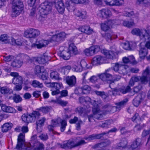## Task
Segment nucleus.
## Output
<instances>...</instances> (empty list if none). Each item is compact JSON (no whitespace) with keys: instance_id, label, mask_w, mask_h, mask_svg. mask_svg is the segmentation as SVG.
I'll return each instance as SVG.
<instances>
[{"instance_id":"nucleus-10","label":"nucleus","mask_w":150,"mask_h":150,"mask_svg":"<svg viewBox=\"0 0 150 150\" xmlns=\"http://www.w3.org/2000/svg\"><path fill=\"white\" fill-rule=\"evenodd\" d=\"M48 2L45 1L41 4L39 8V12L40 16L44 17V16L49 14L51 12L52 6Z\"/></svg>"},{"instance_id":"nucleus-9","label":"nucleus","mask_w":150,"mask_h":150,"mask_svg":"<svg viewBox=\"0 0 150 150\" xmlns=\"http://www.w3.org/2000/svg\"><path fill=\"white\" fill-rule=\"evenodd\" d=\"M131 32L133 35L139 36L141 39H144L145 40L150 39V35L148 31L145 29L134 28L132 30Z\"/></svg>"},{"instance_id":"nucleus-64","label":"nucleus","mask_w":150,"mask_h":150,"mask_svg":"<svg viewBox=\"0 0 150 150\" xmlns=\"http://www.w3.org/2000/svg\"><path fill=\"white\" fill-rule=\"evenodd\" d=\"M87 37V36L85 34H81L79 36V38L82 42L84 41L86 39Z\"/></svg>"},{"instance_id":"nucleus-16","label":"nucleus","mask_w":150,"mask_h":150,"mask_svg":"<svg viewBox=\"0 0 150 150\" xmlns=\"http://www.w3.org/2000/svg\"><path fill=\"white\" fill-rule=\"evenodd\" d=\"M128 67L123 65L122 64L115 63L113 67V69L115 71H118L120 74H124L126 73V70Z\"/></svg>"},{"instance_id":"nucleus-15","label":"nucleus","mask_w":150,"mask_h":150,"mask_svg":"<svg viewBox=\"0 0 150 150\" xmlns=\"http://www.w3.org/2000/svg\"><path fill=\"white\" fill-rule=\"evenodd\" d=\"M10 75L13 77L12 82L14 84H22L23 79L22 77L18 75V73L16 72H12Z\"/></svg>"},{"instance_id":"nucleus-1","label":"nucleus","mask_w":150,"mask_h":150,"mask_svg":"<svg viewBox=\"0 0 150 150\" xmlns=\"http://www.w3.org/2000/svg\"><path fill=\"white\" fill-rule=\"evenodd\" d=\"M79 101L81 103H83L84 102L86 103L89 102L90 103H93L92 104L93 105L92 109L93 115H90L88 116V120L89 121H91L92 119L93 118L99 120L102 119L104 113L103 111L100 110L98 104L94 100H91V99L88 97H82L79 98Z\"/></svg>"},{"instance_id":"nucleus-27","label":"nucleus","mask_w":150,"mask_h":150,"mask_svg":"<svg viewBox=\"0 0 150 150\" xmlns=\"http://www.w3.org/2000/svg\"><path fill=\"white\" fill-rule=\"evenodd\" d=\"M23 64V61L21 60V58L19 56H17L12 63L11 65L13 67L20 68Z\"/></svg>"},{"instance_id":"nucleus-19","label":"nucleus","mask_w":150,"mask_h":150,"mask_svg":"<svg viewBox=\"0 0 150 150\" xmlns=\"http://www.w3.org/2000/svg\"><path fill=\"white\" fill-rule=\"evenodd\" d=\"M99 79H101L102 81H107L110 84V87L111 86V82L113 81V79H112V76L108 73H105L101 74L99 76Z\"/></svg>"},{"instance_id":"nucleus-31","label":"nucleus","mask_w":150,"mask_h":150,"mask_svg":"<svg viewBox=\"0 0 150 150\" xmlns=\"http://www.w3.org/2000/svg\"><path fill=\"white\" fill-rule=\"evenodd\" d=\"M123 14L124 16L128 17H131L133 21H138V15L137 14H134L133 11L129 12L125 11Z\"/></svg>"},{"instance_id":"nucleus-11","label":"nucleus","mask_w":150,"mask_h":150,"mask_svg":"<svg viewBox=\"0 0 150 150\" xmlns=\"http://www.w3.org/2000/svg\"><path fill=\"white\" fill-rule=\"evenodd\" d=\"M40 34V31L36 29L29 28L24 33V36L28 38H35Z\"/></svg>"},{"instance_id":"nucleus-36","label":"nucleus","mask_w":150,"mask_h":150,"mask_svg":"<svg viewBox=\"0 0 150 150\" xmlns=\"http://www.w3.org/2000/svg\"><path fill=\"white\" fill-rule=\"evenodd\" d=\"M11 38L8 36L6 34H3L0 37V40L5 43L10 42V40H11Z\"/></svg>"},{"instance_id":"nucleus-45","label":"nucleus","mask_w":150,"mask_h":150,"mask_svg":"<svg viewBox=\"0 0 150 150\" xmlns=\"http://www.w3.org/2000/svg\"><path fill=\"white\" fill-rule=\"evenodd\" d=\"M130 90V88L129 86H127L126 87H122L120 89H119L118 91H119L120 92L123 94H125Z\"/></svg>"},{"instance_id":"nucleus-29","label":"nucleus","mask_w":150,"mask_h":150,"mask_svg":"<svg viewBox=\"0 0 150 150\" xmlns=\"http://www.w3.org/2000/svg\"><path fill=\"white\" fill-rule=\"evenodd\" d=\"M102 53L104 54L107 58L112 59L115 56V52L112 51H109L106 49H103L101 51Z\"/></svg>"},{"instance_id":"nucleus-8","label":"nucleus","mask_w":150,"mask_h":150,"mask_svg":"<svg viewBox=\"0 0 150 150\" xmlns=\"http://www.w3.org/2000/svg\"><path fill=\"white\" fill-rule=\"evenodd\" d=\"M38 111H34L29 115L23 114L22 116V120L27 123L35 121L40 115V114Z\"/></svg>"},{"instance_id":"nucleus-12","label":"nucleus","mask_w":150,"mask_h":150,"mask_svg":"<svg viewBox=\"0 0 150 150\" xmlns=\"http://www.w3.org/2000/svg\"><path fill=\"white\" fill-rule=\"evenodd\" d=\"M100 50L99 46L94 45L85 49L84 51V53L86 55L90 56L93 55L95 53L99 51Z\"/></svg>"},{"instance_id":"nucleus-25","label":"nucleus","mask_w":150,"mask_h":150,"mask_svg":"<svg viewBox=\"0 0 150 150\" xmlns=\"http://www.w3.org/2000/svg\"><path fill=\"white\" fill-rule=\"evenodd\" d=\"M49 41L47 40H42L38 42H36L35 44L32 45V47H37L38 49L41 48L42 47L46 46L48 44Z\"/></svg>"},{"instance_id":"nucleus-13","label":"nucleus","mask_w":150,"mask_h":150,"mask_svg":"<svg viewBox=\"0 0 150 150\" xmlns=\"http://www.w3.org/2000/svg\"><path fill=\"white\" fill-rule=\"evenodd\" d=\"M61 124L60 130L61 132H64L67 125L66 121L65 120H62L60 118H58L55 120L52 121L51 124L53 127H56L59 125V123Z\"/></svg>"},{"instance_id":"nucleus-4","label":"nucleus","mask_w":150,"mask_h":150,"mask_svg":"<svg viewBox=\"0 0 150 150\" xmlns=\"http://www.w3.org/2000/svg\"><path fill=\"white\" fill-rule=\"evenodd\" d=\"M24 133H20L18 136L17 144L15 150H29L31 144L25 142Z\"/></svg>"},{"instance_id":"nucleus-20","label":"nucleus","mask_w":150,"mask_h":150,"mask_svg":"<svg viewBox=\"0 0 150 150\" xmlns=\"http://www.w3.org/2000/svg\"><path fill=\"white\" fill-rule=\"evenodd\" d=\"M128 101L127 99H126L124 100H123L117 103L116 104L119 106L118 107L113 106L111 107L110 106H108L107 109L106 110L108 111L109 112H114L117 110V107H120V106L123 105H125L127 102Z\"/></svg>"},{"instance_id":"nucleus-52","label":"nucleus","mask_w":150,"mask_h":150,"mask_svg":"<svg viewBox=\"0 0 150 150\" xmlns=\"http://www.w3.org/2000/svg\"><path fill=\"white\" fill-rule=\"evenodd\" d=\"M14 101L16 103L21 102L22 100V98L18 95H16L13 98Z\"/></svg>"},{"instance_id":"nucleus-14","label":"nucleus","mask_w":150,"mask_h":150,"mask_svg":"<svg viewBox=\"0 0 150 150\" xmlns=\"http://www.w3.org/2000/svg\"><path fill=\"white\" fill-rule=\"evenodd\" d=\"M106 58L103 56L98 55L92 59L91 64L94 66L100 65L105 62Z\"/></svg>"},{"instance_id":"nucleus-40","label":"nucleus","mask_w":150,"mask_h":150,"mask_svg":"<svg viewBox=\"0 0 150 150\" xmlns=\"http://www.w3.org/2000/svg\"><path fill=\"white\" fill-rule=\"evenodd\" d=\"M141 140L140 139H136L131 145V147L133 149H135L137 148L140 145Z\"/></svg>"},{"instance_id":"nucleus-61","label":"nucleus","mask_w":150,"mask_h":150,"mask_svg":"<svg viewBox=\"0 0 150 150\" xmlns=\"http://www.w3.org/2000/svg\"><path fill=\"white\" fill-rule=\"evenodd\" d=\"M95 134H92L89 136L88 137H85L84 139L86 140L89 141L96 139Z\"/></svg>"},{"instance_id":"nucleus-59","label":"nucleus","mask_w":150,"mask_h":150,"mask_svg":"<svg viewBox=\"0 0 150 150\" xmlns=\"http://www.w3.org/2000/svg\"><path fill=\"white\" fill-rule=\"evenodd\" d=\"M140 80L142 83L146 84L148 82L147 77L142 75V76L140 78Z\"/></svg>"},{"instance_id":"nucleus-37","label":"nucleus","mask_w":150,"mask_h":150,"mask_svg":"<svg viewBox=\"0 0 150 150\" xmlns=\"http://www.w3.org/2000/svg\"><path fill=\"white\" fill-rule=\"evenodd\" d=\"M48 84L50 87L54 88L58 90L63 87L62 84L61 83L52 82L49 83Z\"/></svg>"},{"instance_id":"nucleus-48","label":"nucleus","mask_w":150,"mask_h":150,"mask_svg":"<svg viewBox=\"0 0 150 150\" xmlns=\"http://www.w3.org/2000/svg\"><path fill=\"white\" fill-rule=\"evenodd\" d=\"M18 56L20 57L21 60L23 61V62H28L30 59V57L28 56L23 54H22Z\"/></svg>"},{"instance_id":"nucleus-49","label":"nucleus","mask_w":150,"mask_h":150,"mask_svg":"<svg viewBox=\"0 0 150 150\" xmlns=\"http://www.w3.org/2000/svg\"><path fill=\"white\" fill-rule=\"evenodd\" d=\"M46 120V118L44 117H42L36 122L37 126H41L44 125V122Z\"/></svg>"},{"instance_id":"nucleus-57","label":"nucleus","mask_w":150,"mask_h":150,"mask_svg":"<svg viewBox=\"0 0 150 150\" xmlns=\"http://www.w3.org/2000/svg\"><path fill=\"white\" fill-rule=\"evenodd\" d=\"M73 3L75 4H84L88 2V0H71Z\"/></svg>"},{"instance_id":"nucleus-56","label":"nucleus","mask_w":150,"mask_h":150,"mask_svg":"<svg viewBox=\"0 0 150 150\" xmlns=\"http://www.w3.org/2000/svg\"><path fill=\"white\" fill-rule=\"evenodd\" d=\"M150 73V68L149 67H147L145 69L142 75H144L145 76H146L147 77V76H149Z\"/></svg>"},{"instance_id":"nucleus-21","label":"nucleus","mask_w":150,"mask_h":150,"mask_svg":"<svg viewBox=\"0 0 150 150\" xmlns=\"http://www.w3.org/2000/svg\"><path fill=\"white\" fill-rule=\"evenodd\" d=\"M111 15L110 11L107 8L99 10L98 13V16L103 18H107Z\"/></svg>"},{"instance_id":"nucleus-63","label":"nucleus","mask_w":150,"mask_h":150,"mask_svg":"<svg viewBox=\"0 0 150 150\" xmlns=\"http://www.w3.org/2000/svg\"><path fill=\"white\" fill-rule=\"evenodd\" d=\"M13 57L11 55L4 56V60L5 61L9 62L11 61L13 58Z\"/></svg>"},{"instance_id":"nucleus-33","label":"nucleus","mask_w":150,"mask_h":150,"mask_svg":"<svg viewBox=\"0 0 150 150\" xmlns=\"http://www.w3.org/2000/svg\"><path fill=\"white\" fill-rule=\"evenodd\" d=\"M12 124L10 122L4 123L1 127V131L3 132H7L11 129Z\"/></svg>"},{"instance_id":"nucleus-7","label":"nucleus","mask_w":150,"mask_h":150,"mask_svg":"<svg viewBox=\"0 0 150 150\" xmlns=\"http://www.w3.org/2000/svg\"><path fill=\"white\" fill-rule=\"evenodd\" d=\"M12 9L11 13L12 17H16L21 13L23 7L21 0H13L12 1Z\"/></svg>"},{"instance_id":"nucleus-55","label":"nucleus","mask_w":150,"mask_h":150,"mask_svg":"<svg viewBox=\"0 0 150 150\" xmlns=\"http://www.w3.org/2000/svg\"><path fill=\"white\" fill-rule=\"evenodd\" d=\"M58 104L61 105L63 106H64L66 105L68 103L67 101H64L62 100L61 98H59V100L57 101Z\"/></svg>"},{"instance_id":"nucleus-50","label":"nucleus","mask_w":150,"mask_h":150,"mask_svg":"<svg viewBox=\"0 0 150 150\" xmlns=\"http://www.w3.org/2000/svg\"><path fill=\"white\" fill-rule=\"evenodd\" d=\"M99 76H93L89 79L90 81L92 83H96L99 80Z\"/></svg>"},{"instance_id":"nucleus-47","label":"nucleus","mask_w":150,"mask_h":150,"mask_svg":"<svg viewBox=\"0 0 150 150\" xmlns=\"http://www.w3.org/2000/svg\"><path fill=\"white\" fill-rule=\"evenodd\" d=\"M48 75L47 72L46 71L45 69V71H44V72H42V74H40L38 77L41 79L44 80L47 79Z\"/></svg>"},{"instance_id":"nucleus-6","label":"nucleus","mask_w":150,"mask_h":150,"mask_svg":"<svg viewBox=\"0 0 150 150\" xmlns=\"http://www.w3.org/2000/svg\"><path fill=\"white\" fill-rule=\"evenodd\" d=\"M67 34L65 32H62L57 34H54L53 32H50L47 34L48 36H51L49 40L51 42L59 43L63 41L66 38Z\"/></svg>"},{"instance_id":"nucleus-34","label":"nucleus","mask_w":150,"mask_h":150,"mask_svg":"<svg viewBox=\"0 0 150 150\" xmlns=\"http://www.w3.org/2000/svg\"><path fill=\"white\" fill-rule=\"evenodd\" d=\"M45 71V69L44 67L39 65L36 66L34 70L35 74L38 76Z\"/></svg>"},{"instance_id":"nucleus-24","label":"nucleus","mask_w":150,"mask_h":150,"mask_svg":"<svg viewBox=\"0 0 150 150\" xmlns=\"http://www.w3.org/2000/svg\"><path fill=\"white\" fill-rule=\"evenodd\" d=\"M11 41L12 44L18 46L22 45L23 43L22 38L18 35L15 36L13 38H11Z\"/></svg>"},{"instance_id":"nucleus-35","label":"nucleus","mask_w":150,"mask_h":150,"mask_svg":"<svg viewBox=\"0 0 150 150\" xmlns=\"http://www.w3.org/2000/svg\"><path fill=\"white\" fill-rule=\"evenodd\" d=\"M147 51L145 48H141L139 51V54L140 58L142 59H143L147 55Z\"/></svg>"},{"instance_id":"nucleus-22","label":"nucleus","mask_w":150,"mask_h":150,"mask_svg":"<svg viewBox=\"0 0 150 150\" xmlns=\"http://www.w3.org/2000/svg\"><path fill=\"white\" fill-rule=\"evenodd\" d=\"M91 90V87L87 85L84 86L82 88H78L75 90L76 94H87L89 93Z\"/></svg>"},{"instance_id":"nucleus-53","label":"nucleus","mask_w":150,"mask_h":150,"mask_svg":"<svg viewBox=\"0 0 150 150\" xmlns=\"http://www.w3.org/2000/svg\"><path fill=\"white\" fill-rule=\"evenodd\" d=\"M112 121L111 120H108L106 121L105 122L102 123L101 126L102 127H108L110 124H111Z\"/></svg>"},{"instance_id":"nucleus-60","label":"nucleus","mask_w":150,"mask_h":150,"mask_svg":"<svg viewBox=\"0 0 150 150\" xmlns=\"http://www.w3.org/2000/svg\"><path fill=\"white\" fill-rule=\"evenodd\" d=\"M149 134H150V136L148 138V142L150 139V130H144L143 131L142 133V136L144 137H146Z\"/></svg>"},{"instance_id":"nucleus-5","label":"nucleus","mask_w":150,"mask_h":150,"mask_svg":"<svg viewBox=\"0 0 150 150\" xmlns=\"http://www.w3.org/2000/svg\"><path fill=\"white\" fill-rule=\"evenodd\" d=\"M79 139L80 137H77L74 139H70L67 141V142L63 143L61 145V146L63 148H71L81 146L86 143L84 140H79Z\"/></svg>"},{"instance_id":"nucleus-18","label":"nucleus","mask_w":150,"mask_h":150,"mask_svg":"<svg viewBox=\"0 0 150 150\" xmlns=\"http://www.w3.org/2000/svg\"><path fill=\"white\" fill-rule=\"evenodd\" d=\"M87 64L85 61L82 60L80 62L76 63L73 67L74 71L77 72H81L83 67H86Z\"/></svg>"},{"instance_id":"nucleus-58","label":"nucleus","mask_w":150,"mask_h":150,"mask_svg":"<svg viewBox=\"0 0 150 150\" xmlns=\"http://www.w3.org/2000/svg\"><path fill=\"white\" fill-rule=\"evenodd\" d=\"M143 119V118H140L138 114L136 113L132 117V120L134 121L136 120H142Z\"/></svg>"},{"instance_id":"nucleus-32","label":"nucleus","mask_w":150,"mask_h":150,"mask_svg":"<svg viewBox=\"0 0 150 150\" xmlns=\"http://www.w3.org/2000/svg\"><path fill=\"white\" fill-rule=\"evenodd\" d=\"M75 15L82 19H84L86 16L87 13L85 11L75 10L74 11Z\"/></svg>"},{"instance_id":"nucleus-43","label":"nucleus","mask_w":150,"mask_h":150,"mask_svg":"<svg viewBox=\"0 0 150 150\" xmlns=\"http://www.w3.org/2000/svg\"><path fill=\"white\" fill-rule=\"evenodd\" d=\"M47 57L45 56H42L41 57H38L37 59V61L40 64H44L48 61Z\"/></svg>"},{"instance_id":"nucleus-17","label":"nucleus","mask_w":150,"mask_h":150,"mask_svg":"<svg viewBox=\"0 0 150 150\" xmlns=\"http://www.w3.org/2000/svg\"><path fill=\"white\" fill-rule=\"evenodd\" d=\"M55 6L57 10L59 13H64L65 7L62 0H56Z\"/></svg>"},{"instance_id":"nucleus-42","label":"nucleus","mask_w":150,"mask_h":150,"mask_svg":"<svg viewBox=\"0 0 150 150\" xmlns=\"http://www.w3.org/2000/svg\"><path fill=\"white\" fill-rule=\"evenodd\" d=\"M33 146L35 147L34 150H42L44 149L43 144L38 142L34 144Z\"/></svg>"},{"instance_id":"nucleus-44","label":"nucleus","mask_w":150,"mask_h":150,"mask_svg":"<svg viewBox=\"0 0 150 150\" xmlns=\"http://www.w3.org/2000/svg\"><path fill=\"white\" fill-rule=\"evenodd\" d=\"M52 108L51 107H44L37 109V110L42 111L43 113H46L51 110Z\"/></svg>"},{"instance_id":"nucleus-23","label":"nucleus","mask_w":150,"mask_h":150,"mask_svg":"<svg viewBox=\"0 0 150 150\" xmlns=\"http://www.w3.org/2000/svg\"><path fill=\"white\" fill-rule=\"evenodd\" d=\"M79 31L89 35L94 32L93 29L88 25H85L80 27L79 28Z\"/></svg>"},{"instance_id":"nucleus-54","label":"nucleus","mask_w":150,"mask_h":150,"mask_svg":"<svg viewBox=\"0 0 150 150\" xmlns=\"http://www.w3.org/2000/svg\"><path fill=\"white\" fill-rule=\"evenodd\" d=\"M124 0H115L114 6H120L124 4Z\"/></svg>"},{"instance_id":"nucleus-30","label":"nucleus","mask_w":150,"mask_h":150,"mask_svg":"<svg viewBox=\"0 0 150 150\" xmlns=\"http://www.w3.org/2000/svg\"><path fill=\"white\" fill-rule=\"evenodd\" d=\"M1 108L2 111L6 112L14 113L16 112V110L14 108L5 104L1 105Z\"/></svg>"},{"instance_id":"nucleus-38","label":"nucleus","mask_w":150,"mask_h":150,"mask_svg":"<svg viewBox=\"0 0 150 150\" xmlns=\"http://www.w3.org/2000/svg\"><path fill=\"white\" fill-rule=\"evenodd\" d=\"M71 69V67L70 66L67 65L61 68L59 71L64 74H66L68 73Z\"/></svg>"},{"instance_id":"nucleus-26","label":"nucleus","mask_w":150,"mask_h":150,"mask_svg":"<svg viewBox=\"0 0 150 150\" xmlns=\"http://www.w3.org/2000/svg\"><path fill=\"white\" fill-rule=\"evenodd\" d=\"M66 80L67 84L71 87L74 86L76 83V78L74 75L67 76Z\"/></svg>"},{"instance_id":"nucleus-39","label":"nucleus","mask_w":150,"mask_h":150,"mask_svg":"<svg viewBox=\"0 0 150 150\" xmlns=\"http://www.w3.org/2000/svg\"><path fill=\"white\" fill-rule=\"evenodd\" d=\"M137 3L146 7H150V0H137Z\"/></svg>"},{"instance_id":"nucleus-28","label":"nucleus","mask_w":150,"mask_h":150,"mask_svg":"<svg viewBox=\"0 0 150 150\" xmlns=\"http://www.w3.org/2000/svg\"><path fill=\"white\" fill-rule=\"evenodd\" d=\"M104 37L108 42H110L117 38V35L111 31L105 33Z\"/></svg>"},{"instance_id":"nucleus-41","label":"nucleus","mask_w":150,"mask_h":150,"mask_svg":"<svg viewBox=\"0 0 150 150\" xmlns=\"http://www.w3.org/2000/svg\"><path fill=\"white\" fill-rule=\"evenodd\" d=\"M31 85L34 88H41L43 87L42 83L36 80H34L32 81Z\"/></svg>"},{"instance_id":"nucleus-2","label":"nucleus","mask_w":150,"mask_h":150,"mask_svg":"<svg viewBox=\"0 0 150 150\" xmlns=\"http://www.w3.org/2000/svg\"><path fill=\"white\" fill-rule=\"evenodd\" d=\"M122 23L123 25L125 26L130 27L134 25V21H126L116 20V21L108 20L105 22L104 23L101 24V27L102 30L104 31H106L109 30L112 27L113 24L115 25H120Z\"/></svg>"},{"instance_id":"nucleus-62","label":"nucleus","mask_w":150,"mask_h":150,"mask_svg":"<svg viewBox=\"0 0 150 150\" xmlns=\"http://www.w3.org/2000/svg\"><path fill=\"white\" fill-rule=\"evenodd\" d=\"M16 85L14 88V91H19L21 90L22 88V84H16Z\"/></svg>"},{"instance_id":"nucleus-3","label":"nucleus","mask_w":150,"mask_h":150,"mask_svg":"<svg viewBox=\"0 0 150 150\" xmlns=\"http://www.w3.org/2000/svg\"><path fill=\"white\" fill-rule=\"evenodd\" d=\"M63 48L62 47H60L59 54L61 57L65 60H68L73 54H76L78 53L76 47L73 43L69 44L68 49L62 51Z\"/></svg>"},{"instance_id":"nucleus-46","label":"nucleus","mask_w":150,"mask_h":150,"mask_svg":"<svg viewBox=\"0 0 150 150\" xmlns=\"http://www.w3.org/2000/svg\"><path fill=\"white\" fill-rule=\"evenodd\" d=\"M50 76L52 79L55 80H59V74L57 71L52 72L50 74Z\"/></svg>"},{"instance_id":"nucleus-51","label":"nucleus","mask_w":150,"mask_h":150,"mask_svg":"<svg viewBox=\"0 0 150 150\" xmlns=\"http://www.w3.org/2000/svg\"><path fill=\"white\" fill-rule=\"evenodd\" d=\"M105 4L110 6H114L115 0H104Z\"/></svg>"}]
</instances>
